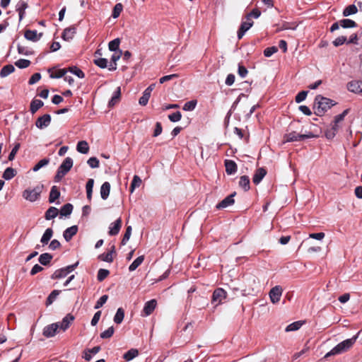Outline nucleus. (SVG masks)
<instances>
[{
	"mask_svg": "<svg viewBox=\"0 0 362 362\" xmlns=\"http://www.w3.org/2000/svg\"><path fill=\"white\" fill-rule=\"evenodd\" d=\"M76 150L83 154H86L89 151V146L87 141H81L77 144Z\"/></svg>",
	"mask_w": 362,
	"mask_h": 362,
	"instance_id": "7c9ffc66",
	"label": "nucleus"
},
{
	"mask_svg": "<svg viewBox=\"0 0 362 362\" xmlns=\"http://www.w3.org/2000/svg\"><path fill=\"white\" fill-rule=\"evenodd\" d=\"M346 37L345 36H340V37H337L334 41H333V45L335 46V47H339L340 45H342L343 44H344L345 42H346Z\"/></svg>",
	"mask_w": 362,
	"mask_h": 362,
	"instance_id": "338daca9",
	"label": "nucleus"
},
{
	"mask_svg": "<svg viewBox=\"0 0 362 362\" xmlns=\"http://www.w3.org/2000/svg\"><path fill=\"white\" fill-rule=\"evenodd\" d=\"M144 256H139L134 262L129 265V270L130 272H133L137 269L139 266L141 264L144 262Z\"/></svg>",
	"mask_w": 362,
	"mask_h": 362,
	"instance_id": "79ce46f5",
	"label": "nucleus"
},
{
	"mask_svg": "<svg viewBox=\"0 0 362 362\" xmlns=\"http://www.w3.org/2000/svg\"><path fill=\"white\" fill-rule=\"evenodd\" d=\"M93 185H94V180L92 178L89 179L86 185L87 199L89 202H90L91 199H92Z\"/></svg>",
	"mask_w": 362,
	"mask_h": 362,
	"instance_id": "e433bc0d",
	"label": "nucleus"
},
{
	"mask_svg": "<svg viewBox=\"0 0 362 362\" xmlns=\"http://www.w3.org/2000/svg\"><path fill=\"white\" fill-rule=\"evenodd\" d=\"M308 93V92L306 90H303V91L299 92L295 98L296 102L297 103H300L303 102V100H305L307 97Z\"/></svg>",
	"mask_w": 362,
	"mask_h": 362,
	"instance_id": "13d9d810",
	"label": "nucleus"
},
{
	"mask_svg": "<svg viewBox=\"0 0 362 362\" xmlns=\"http://www.w3.org/2000/svg\"><path fill=\"white\" fill-rule=\"evenodd\" d=\"M156 305H157V301L155 299H152L151 300L147 301L144 304L143 311H142V315L143 316L150 315L155 310Z\"/></svg>",
	"mask_w": 362,
	"mask_h": 362,
	"instance_id": "9d476101",
	"label": "nucleus"
},
{
	"mask_svg": "<svg viewBox=\"0 0 362 362\" xmlns=\"http://www.w3.org/2000/svg\"><path fill=\"white\" fill-rule=\"evenodd\" d=\"M141 184V179L138 175H134L131 183L130 192L132 193L135 188L139 187Z\"/></svg>",
	"mask_w": 362,
	"mask_h": 362,
	"instance_id": "a18cd8bd",
	"label": "nucleus"
},
{
	"mask_svg": "<svg viewBox=\"0 0 362 362\" xmlns=\"http://www.w3.org/2000/svg\"><path fill=\"white\" fill-rule=\"evenodd\" d=\"M28 8V4L23 0L18 2L16 5V11L18 12L19 21H22L24 17L25 9Z\"/></svg>",
	"mask_w": 362,
	"mask_h": 362,
	"instance_id": "4be33fe9",
	"label": "nucleus"
},
{
	"mask_svg": "<svg viewBox=\"0 0 362 362\" xmlns=\"http://www.w3.org/2000/svg\"><path fill=\"white\" fill-rule=\"evenodd\" d=\"M124 317V311L122 308L117 309V313L114 317V322L116 324H120L123 321Z\"/></svg>",
	"mask_w": 362,
	"mask_h": 362,
	"instance_id": "37998d69",
	"label": "nucleus"
},
{
	"mask_svg": "<svg viewBox=\"0 0 362 362\" xmlns=\"http://www.w3.org/2000/svg\"><path fill=\"white\" fill-rule=\"evenodd\" d=\"M334 105L335 103L332 100L323 97L321 95H317L314 102L313 108L315 113L317 116H322Z\"/></svg>",
	"mask_w": 362,
	"mask_h": 362,
	"instance_id": "f257e3e1",
	"label": "nucleus"
},
{
	"mask_svg": "<svg viewBox=\"0 0 362 362\" xmlns=\"http://www.w3.org/2000/svg\"><path fill=\"white\" fill-rule=\"evenodd\" d=\"M235 195V192L227 196L225 199H223L221 202H219L216 205V209H225L234 203L233 197Z\"/></svg>",
	"mask_w": 362,
	"mask_h": 362,
	"instance_id": "ddd939ff",
	"label": "nucleus"
},
{
	"mask_svg": "<svg viewBox=\"0 0 362 362\" xmlns=\"http://www.w3.org/2000/svg\"><path fill=\"white\" fill-rule=\"evenodd\" d=\"M51 122V116L49 114H45L40 117L35 122V125L37 128L42 129L47 127Z\"/></svg>",
	"mask_w": 362,
	"mask_h": 362,
	"instance_id": "1a4fd4ad",
	"label": "nucleus"
},
{
	"mask_svg": "<svg viewBox=\"0 0 362 362\" xmlns=\"http://www.w3.org/2000/svg\"><path fill=\"white\" fill-rule=\"evenodd\" d=\"M138 355H139V351L136 349H131L124 354L123 358L127 361H129L134 359Z\"/></svg>",
	"mask_w": 362,
	"mask_h": 362,
	"instance_id": "c9c22d12",
	"label": "nucleus"
},
{
	"mask_svg": "<svg viewBox=\"0 0 362 362\" xmlns=\"http://www.w3.org/2000/svg\"><path fill=\"white\" fill-rule=\"evenodd\" d=\"M115 252V246L112 247V250L106 253L101 254L99 259L106 262H112L113 261L112 254Z\"/></svg>",
	"mask_w": 362,
	"mask_h": 362,
	"instance_id": "473e14b6",
	"label": "nucleus"
},
{
	"mask_svg": "<svg viewBox=\"0 0 362 362\" xmlns=\"http://www.w3.org/2000/svg\"><path fill=\"white\" fill-rule=\"evenodd\" d=\"M59 293H60V291H59V290L52 291L47 298L46 305L48 306V305H51L56 300L57 296L59 295Z\"/></svg>",
	"mask_w": 362,
	"mask_h": 362,
	"instance_id": "c03bdc74",
	"label": "nucleus"
},
{
	"mask_svg": "<svg viewBox=\"0 0 362 362\" xmlns=\"http://www.w3.org/2000/svg\"><path fill=\"white\" fill-rule=\"evenodd\" d=\"M181 118L182 115L179 111H177L168 115V119L173 122H178L181 119Z\"/></svg>",
	"mask_w": 362,
	"mask_h": 362,
	"instance_id": "052dcab7",
	"label": "nucleus"
},
{
	"mask_svg": "<svg viewBox=\"0 0 362 362\" xmlns=\"http://www.w3.org/2000/svg\"><path fill=\"white\" fill-rule=\"evenodd\" d=\"M108 299V296L107 295H103L96 302L95 306H94V308L95 309H98L100 308H101L107 300Z\"/></svg>",
	"mask_w": 362,
	"mask_h": 362,
	"instance_id": "bf43d9fd",
	"label": "nucleus"
},
{
	"mask_svg": "<svg viewBox=\"0 0 362 362\" xmlns=\"http://www.w3.org/2000/svg\"><path fill=\"white\" fill-rule=\"evenodd\" d=\"M110 272L105 269H100L98 272L97 279L99 281H103L109 275Z\"/></svg>",
	"mask_w": 362,
	"mask_h": 362,
	"instance_id": "3c124183",
	"label": "nucleus"
},
{
	"mask_svg": "<svg viewBox=\"0 0 362 362\" xmlns=\"http://www.w3.org/2000/svg\"><path fill=\"white\" fill-rule=\"evenodd\" d=\"M340 26L343 28H354L357 25L353 20L344 18L339 21Z\"/></svg>",
	"mask_w": 362,
	"mask_h": 362,
	"instance_id": "4c0bfd02",
	"label": "nucleus"
},
{
	"mask_svg": "<svg viewBox=\"0 0 362 362\" xmlns=\"http://www.w3.org/2000/svg\"><path fill=\"white\" fill-rule=\"evenodd\" d=\"M347 88L349 91L358 93V94H362V81H353L347 84Z\"/></svg>",
	"mask_w": 362,
	"mask_h": 362,
	"instance_id": "9b49d317",
	"label": "nucleus"
},
{
	"mask_svg": "<svg viewBox=\"0 0 362 362\" xmlns=\"http://www.w3.org/2000/svg\"><path fill=\"white\" fill-rule=\"evenodd\" d=\"M60 197V192L57 186H52L49 192V202L54 203Z\"/></svg>",
	"mask_w": 362,
	"mask_h": 362,
	"instance_id": "393cba45",
	"label": "nucleus"
},
{
	"mask_svg": "<svg viewBox=\"0 0 362 362\" xmlns=\"http://www.w3.org/2000/svg\"><path fill=\"white\" fill-rule=\"evenodd\" d=\"M53 256L51 254L45 252L40 255L38 261L41 264L47 266L49 264Z\"/></svg>",
	"mask_w": 362,
	"mask_h": 362,
	"instance_id": "c756f323",
	"label": "nucleus"
},
{
	"mask_svg": "<svg viewBox=\"0 0 362 362\" xmlns=\"http://www.w3.org/2000/svg\"><path fill=\"white\" fill-rule=\"evenodd\" d=\"M43 187V185H38L33 188H27L23 192L22 196L25 200L34 202L40 198Z\"/></svg>",
	"mask_w": 362,
	"mask_h": 362,
	"instance_id": "7ed1b4c3",
	"label": "nucleus"
},
{
	"mask_svg": "<svg viewBox=\"0 0 362 362\" xmlns=\"http://www.w3.org/2000/svg\"><path fill=\"white\" fill-rule=\"evenodd\" d=\"M240 187H243L245 191L250 189V179L247 175H243L240 178L239 181Z\"/></svg>",
	"mask_w": 362,
	"mask_h": 362,
	"instance_id": "58836bf2",
	"label": "nucleus"
},
{
	"mask_svg": "<svg viewBox=\"0 0 362 362\" xmlns=\"http://www.w3.org/2000/svg\"><path fill=\"white\" fill-rule=\"evenodd\" d=\"M226 292L221 288H216L213 294L211 303L215 305V306H218L221 303H222L223 300L226 298Z\"/></svg>",
	"mask_w": 362,
	"mask_h": 362,
	"instance_id": "423d86ee",
	"label": "nucleus"
},
{
	"mask_svg": "<svg viewBox=\"0 0 362 362\" xmlns=\"http://www.w3.org/2000/svg\"><path fill=\"white\" fill-rule=\"evenodd\" d=\"M110 192V184L108 182H105L100 187V196L103 200H105L109 197Z\"/></svg>",
	"mask_w": 362,
	"mask_h": 362,
	"instance_id": "b1692460",
	"label": "nucleus"
},
{
	"mask_svg": "<svg viewBox=\"0 0 362 362\" xmlns=\"http://www.w3.org/2000/svg\"><path fill=\"white\" fill-rule=\"evenodd\" d=\"M73 205L71 204H64L60 209L59 213L62 216H69L73 211Z\"/></svg>",
	"mask_w": 362,
	"mask_h": 362,
	"instance_id": "f704fd0d",
	"label": "nucleus"
},
{
	"mask_svg": "<svg viewBox=\"0 0 362 362\" xmlns=\"http://www.w3.org/2000/svg\"><path fill=\"white\" fill-rule=\"evenodd\" d=\"M226 172L228 175H233L237 171V164L232 160H225Z\"/></svg>",
	"mask_w": 362,
	"mask_h": 362,
	"instance_id": "6ab92c4d",
	"label": "nucleus"
},
{
	"mask_svg": "<svg viewBox=\"0 0 362 362\" xmlns=\"http://www.w3.org/2000/svg\"><path fill=\"white\" fill-rule=\"evenodd\" d=\"M59 329V325L52 323L44 327L42 334L47 338L52 337L57 334Z\"/></svg>",
	"mask_w": 362,
	"mask_h": 362,
	"instance_id": "6e6552de",
	"label": "nucleus"
},
{
	"mask_svg": "<svg viewBox=\"0 0 362 362\" xmlns=\"http://www.w3.org/2000/svg\"><path fill=\"white\" fill-rule=\"evenodd\" d=\"M122 54V50H119V52H115V53L111 57V62L108 67L110 71H115L117 69V62L119 59Z\"/></svg>",
	"mask_w": 362,
	"mask_h": 362,
	"instance_id": "a211bd4d",
	"label": "nucleus"
},
{
	"mask_svg": "<svg viewBox=\"0 0 362 362\" xmlns=\"http://www.w3.org/2000/svg\"><path fill=\"white\" fill-rule=\"evenodd\" d=\"M114 327L112 326L110 327L107 329L105 330L102 333H100V337L102 339H108L110 338L114 334Z\"/></svg>",
	"mask_w": 362,
	"mask_h": 362,
	"instance_id": "6e6d98bb",
	"label": "nucleus"
},
{
	"mask_svg": "<svg viewBox=\"0 0 362 362\" xmlns=\"http://www.w3.org/2000/svg\"><path fill=\"white\" fill-rule=\"evenodd\" d=\"M74 320V317L71 315L65 316L61 322H56L59 325V329L65 331L69 327L70 323Z\"/></svg>",
	"mask_w": 362,
	"mask_h": 362,
	"instance_id": "412c9836",
	"label": "nucleus"
},
{
	"mask_svg": "<svg viewBox=\"0 0 362 362\" xmlns=\"http://www.w3.org/2000/svg\"><path fill=\"white\" fill-rule=\"evenodd\" d=\"M68 71L80 78H83L85 77L84 73L77 66H70L68 69L67 71Z\"/></svg>",
	"mask_w": 362,
	"mask_h": 362,
	"instance_id": "de8ad7c7",
	"label": "nucleus"
},
{
	"mask_svg": "<svg viewBox=\"0 0 362 362\" xmlns=\"http://www.w3.org/2000/svg\"><path fill=\"white\" fill-rule=\"evenodd\" d=\"M120 40L116 38L110 41L108 44V48L112 52H119V49Z\"/></svg>",
	"mask_w": 362,
	"mask_h": 362,
	"instance_id": "a19ab883",
	"label": "nucleus"
},
{
	"mask_svg": "<svg viewBox=\"0 0 362 362\" xmlns=\"http://www.w3.org/2000/svg\"><path fill=\"white\" fill-rule=\"evenodd\" d=\"M73 166V160L70 157L66 158L58 169L66 174Z\"/></svg>",
	"mask_w": 362,
	"mask_h": 362,
	"instance_id": "f3484780",
	"label": "nucleus"
},
{
	"mask_svg": "<svg viewBox=\"0 0 362 362\" xmlns=\"http://www.w3.org/2000/svg\"><path fill=\"white\" fill-rule=\"evenodd\" d=\"M94 64L100 68L105 69L107 67V59L105 58L95 59Z\"/></svg>",
	"mask_w": 362,
	"mask_h": 362,
	"instance_id": "5fc2aeb1",
	"label": "nucleus"
},
{
	"mask_svg": "<svg viewBox=\"0 0 362 362\" xmlns=\"http://www.w3.org/2000/svg\"><path fill=\"white\" fill-rule=\"evenodd\" d=\"M15 71V67L12 64H7L4 66L1 71H0V76L1 78L6 77L11 73H13Z\"/></svg>",
	"mask_w": 362,
	"mask_h": 362,
	"instance_id": "72a5a7b5",
	"label": "nucleus"
},
{
	"mask_svg": "<svg viewBox=\"0 0 362 362\" xmlns=\"http://www.w3.org/2000/svg\"><path fill=\"white\" fill-rule=\"evenodd\" d=\"M151 94L144 90L142 96L139 98V103L143 106L146 105L148 103Z\"/></svg>",
	"mask_w": 362,
	"mask_h": 362,
	"instance_id": "4d7b16f0",
	"label": "nucleus"
},
{
	"mask_svg": "<svg viewBox=\"0 0 362 362\" xmlns=\"http://www.w3.org/2000/svg\"><path fill=\"white\" fill-rule=\"evenodd\" d=\"M357 11H358V8H357L356 6H355L354 4H351V5L346 6L344 9L343 16L346 17V16H351L352 14L356 13Z\"/></svg>",
	"mask_w": 362,
	"mask_h": 362,
	"instance_id": "ea45409f",
	"label": "nucleus"
},
{
	"mask_svg": "<svg viewBox=\"0 0 362 362\" xmlns=\"http://www.w3.org/2000/svg\"><path fill=\"white\" fill-rule=\"evenodd\" d=\"M348 113V110H345L343 111L342 113L337 115L335 117H334V122H335L336 124H341L345 116L347 115Z\"/></svg>",
	"mask_w": 362,
	"mask_h": 362,
	"instance_id": "69168bd1",
	"label": "nucleus"
},
{
	"mask_svg": "<svg viewBox=\"0 0 362 362\" xmlns=\"http://www.w3.org/2000/svg\"><path fill=\"white\" fill-rule=\"evenodd\" d=\"M59 210L54 206H50L45 212V218L51 220L57 216Z\"/></svg>",
	"mask_w": 362,
	"mask_h": 362,
	"instance_id": "bb28decb",
	"label": "nucleus"
},
{
	"mask_svg": "<svg viewBox=\"0 0 362 362\" xmlns=\"http://www.w3.org/2000/svg\"><path fill=\"white\" fill-rule=\"evenodd\" d=\"M78 265V262L67 267L57 269L51 276L52 279H62L72 272Z\"/></svg>",
	"mask_w": 362,
	"mask_h": 362,
	"instance_id": "20e7f679",
	"label": "nucleus"
},
{
	"mask_svg": "<svg viewBox=\"0 0 362 362\" xmlns=\"http://www.w3.org/2000/svg\"><path fill=\"white\" fill-rule=\"evenodd\" d=\"M53 235V230L50 228H47L43 233L40 242L43 245H47Z\"/></svg>",
	"mask_w": 362,
	"mask_h": 362,
	"instance_id": "c85d7f7f",
	"label": "nucleus"
},
{
	"mask_svg": "<svg viewBox=\"0 0 362 362\" xmlns=\"http://www.w3.org/2000/svg\"><path fill=\"white\" fill-rule=\"evenodd\" d=\"M123 6L121 3H117L113 8V11L112 13V17L113 18H117L119 16L121 12L122 11Z\"/></svg>",
	"mask_w": 362,
	"mask_h": 362,
	"instance_id": "49530a36",
	"label": "nucleus"
},
{
	"mask_svg": "<svg viewBox=\"0 0 362 362\" xmlns=\"http://www.w3.org/2000/svg\"><path fill=\"white\" fill-rule=\"evenodd\" d=\"M132 226H127V229H126V232L123 236V238L122 240V245H125L127 241L129 240L130 238V236H131V234H132Z\"/></svg>",
	"mask_w": 362,
	"mask_h": 362,
	"instance_id": "680f3d73",
	"label": "nucleus"
},
{
	"mask_svg": "<svg viewBox=\"0 0 362 362\" xmlns=\"http://www.w3.org/2000/svg\"><path fill=\"white\" fill-rule=\"evenodd\" d=\"M121 95V88L119 86L117 88L116 90L114 92L113 95L109 101L108 105L109 107H113L116 103H117L119 100Z\"/></svg>",
	"mask_w": 362,
	"mask_h": 362,
	"instance_id": "a878e982",
	"label": "nucleus"
},
{
	"mask_svg": "<svg viewBox=\"0 0 362 362\" xmlns=\"http://www.w3.org/2000/svg\"><path fill=\"white\" fill-rule=\"evenodd\" d=\"M78 226H72L66 228L63 233V237L66 242H69L77 233Z\"/></svg>",
	"mask_w": 362,
	"mask_h": 362,
	"instance_id": "2eb2a0df",
	"label": "nucleus"
},
{
	"mask_svg": "<svg viewBox=\"0 0 362 362\" xmlns=\"http://www.w3.org/2000/svg\"><path fill=\"white\" fill-rule=\"evenodd\" d=\"M358 333L350 339H347L334 346L330 351L327 353L325 358L329 357L331 356L341 354L349 350L356 342L358 338Z\"/></svg>",
	"mask_w": 362,
	"mask_h": 362,
	"instance_id": "f03ea898",
	"label": "nucleus"
},
{
	"mask_svg": "<svg viewBox=\"0 0 362 362\" xmlns=\"http://www.w3.org/2000/svg\"><path fill=\"white\" fill-rule=\"evenodd\" d=\"M122 227V219L121 218H117L115 222L112 223L109 227V235H116L119 233V230Z\"/></svg>",
	"mask_w": 362,
	"mask_h": 362,
	"instance_id": "4468645a",
	"label": "nucleus"
},
{
	"mask_svg": "<svg viewBox=\"0 0 362 362\" xmlns=\"http://www.w3.org/2000/svg\"><path fill=\"white\" fill-rule=\"evenodd\" d=\"M260 15H261V12L257 8H255L250 13L247 14L246 19L247 21H250V20H251V17L257 18L260 16Z\"/></svg>",
	"mask_w": 362,
	"mask_h": 362,
	"instance_id": "774afa93",
	"label": "nucleus"
},
{
	"mask_svg": "<svg viewBox=\"0 0 362 362\" xmlns=\"http://www.w3.org/2000/svg\"><path fill=\"white\" fill-rule=\"evenodd\" d=\"M266 174H267V170L264 168H258L255 171V173L253 175V177H252V182H254V184L258 185L262 181V180Z\"/></svg>",
	"mask_w": 362,
	"mask_h": 362,
	"instance_id": "dca6fc26",
	"label": "nucleus"
},
{
	"mask_svg": "<svg viewBox=\"0 0 362 362\" xmlns=\"http://www.w3.org/2000/svg\"><path fill=\"white\" fill-rule=\"evenodd\" d=\"M87 163L91 168H96L99 167V160L95 157H90Z\"/></svg>",
	"mask_w": 362,
	"mask_h": 362,
	"instance_id": "0e129e2a",
	"label": "nucleus"
},
{
	"mask_svg": "<svg viewBox=\"0 0 362 362\" xmlns=\"http://www.w3.org/2000/svg\"><path fill=\"white\" fill-rule=\"evenodd\" d=\"M42 33L37 34L36 30H28L25 32V37L30 41L37 42L40 40Z\"/></svg>",
	"mask_w": 362,
	"mask_h": 362,
	"instance_id": "aec40b11",
	"label": "nucleus"
},
{
	"mask_svg": "<svg viewBox=\"0 0 362 362\" xmlns=\"http://www.w3.org/2000/svg\"><path fill=\"white\" fill-rule=\"evenodd\" d=\"M30 61L28 59H21L15 62V65L19 69H25L30 66Z\"/></svg>",
	"mask_w": 362,
	"mask_h": 362,
	"instance_id": "8fccbe9b",
	"label": "nucleus"
},
{
	"mask_svg": "<svg viewBox=\"0 0 362 362\" xmlns=\"http://www.w3.org/2000/svg\"><path fill=\"white\" fill-rule=\"evenodd\" d=\"M44 105V103L38 99H34L30 103V110L32 114H35Z\"/></svg>",
	"mask_w": 362,
	"mask_h": 362,
	"instance_id": "cd10ccee",
	"label": "nucleus"
},
{
	"mask_svg": "<svg viewBox=\"0 0 362 362\" xmlns=\"http://www.w3.org/2000/svg\"><path fill=\"white\" fill-rule=\"evenodd\" d=\"M314 137H315V136L312 132H308L307 134H298L296 132H291L284 136L286 142L302 141L305 139H311Z\"/></svg>",
	"mask_w": 362,
	"mask_h": 362,
	"instance_id": "39448f33",
	"label": "nucleus"
},
{
	"mask_svg": "<svg viewBox=\"0 0 362 362\" xmlns=\"http://www.w3.org/2000/svg\"><path fill=\"white\" fill-rule=\"evenodd\" d=\"M76 33L75 27H69L66 28L63 33L62 37L66 41H69L73 39L74 34Z\"/></svg>",
	"mask_w": 362,
	"mask_h": 362,
	"instance_id": "5701e85b",
	"label": "nucleus"
},
{
	"mask_svg": "<svg viewBox=\"0 0 362 362\" xmlns=\"http://www.w3.org/2000/svg\"><path fill=\"white\" fill-rule=\"evenodd\" d=\"M303 322L301 321H297L295 322H293L290 325H288L286 327V332H291V331H296L300 329V327L302 326Z\"/></svg>",
	"mask_w": 362,
	"mask_h": 362,
	"instance_id": "09e8293b",
	"label": "nucleus"
},
{
	"mask_svg": "<svg viewBox=\"0 0 362 362\" xmlns=\"http://www.w3.org/2000/svg\"><path fill=\"white\" fill-rule=\"evenodd\" d=\"M196 105H197V100H192L187 102L184 105L183 110L185 111H192L196 107Z\"/></svg>",
	"mask_w": 362,
	"mask_h": 362,
	"instance_id": "864d4df0",
	"label": "nucleus"
},
{
	"mask_svg": "<svg viewBox=\"0 0 362 362\" xmlns=\"http://www.w3.org/2000/svg\"><path fill=\"white\" fill-rule=\"evenodd\" d=\"M16 174V170L14 168L9 167L4 170L2 177L6 180H10L14 177Z\"/></svg>",
	"mask_w": 362,
	"mask_h": 362,
	"instance_id": "2f4dec72",
	"label": "nucleus"
},
{
	"mask_svg": "<svg viewBox=\"0 0 362 362\" xmlns=\"http://www.w3.org/2000/svg\"><path fill=\"white\" fill-rule=\"evenodd\" d=\"M253 25V21L252 20L242 22L239 30H238V38L241 39L245 33Z\"/></svg>",
	"mask_w": 362,
	"mask_h": 362,
	"instance_id": "f8f14e48",
	"label": "nucleus"
},
{
	"mask_svg": "<svg viewBox=\"0 0 362 362\" xmlns=\"http://www.w3.org/2000/svg\"><path fill=\"white\" fill-rule=\"evenodd\" d=\"M278 51V48L275 46L267 47L264 51V54L266 57H270Z\"/></svg>",
	"mask_w": 362,
	"mask_h": 362,
	"instance_id": "e2e57ef3",
	"label": "nucleus"
},
{
	"mask_svg": "<svg viewBox=\"0 0 362 362\" xmlns=\"http://www.w3.org/2000/svg\"><path fill=\"white\" fill-rule=\"evenodd\" d=\"M49 162V158H43L40 160L33 168L34 172L38 171L41 168L47 165Z\"/></svg>",
	"mask_w": 362,
	"mask_h": 362,
	"instance_id": "603ef678",
	"label": "nucleus"
},
{
	"mask_svg": "<svg viewBox=\"0 0 362 362\" xmlns=\"http://www.w3.org/2000/svg\"><path fill=\"white\" fill-rule=\"evenodd\" d=\"M282 293L283 289L281 286H275L274 287H273L269 293V298L272 303L274 304L277 303L280 300V298L282 296Z\"/></svg>",
	"mask_w": 362,
	"mask_h": 362,
	"instance_id": "0eeeda50",
	"label": "nucleus"
}]
</instances>
